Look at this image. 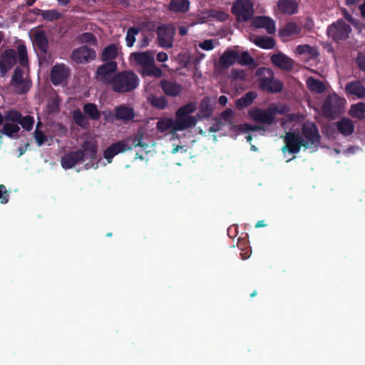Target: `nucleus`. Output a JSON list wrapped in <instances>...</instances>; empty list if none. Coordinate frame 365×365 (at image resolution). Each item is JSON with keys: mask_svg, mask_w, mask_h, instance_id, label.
Here are the masks:
<instances>
[{"mask_svg": "<svg viewBox=\"0 0 365 365\" xmlns=\"http://www.w3.org/2000/svg\"><path fill=\"white\" fill-rule=\"evenodd\" d=\"M16 63V53L14 50H7L0 57V73L4 76Z\"/></svg>", "mask_w": 365, "mask_h": 365, "instance_id": "17", "label": "nucleus"}, {"mask_svg": "<svg viewBox=\"0 0 365 365\" xmlns=\"http://www.w3.org/2000/svg\"><path fill=\"white\" fill-rule=\"evenodd\" d=\"M69 74L68 68L63 65H56L51 70V79L54 85H58L64 81Z\"/></svg>", "mask_w": 365, "mask_h": 365, "instance_id": "22", "label": "nucleus"}, {"mask_svg": "<svg viewBox=\"0 0 365 365\" xmlns=\"http://www.w3.org/2000/svg\"><path fill=\"white\" fill-rule=\"evenodd\" d=\"M302 137L305 149L317 150L319 148L321 136L317 125L312 122H306L302 126Z\"/></svg>", "mask_w": 365, "mask_h": 365, "instance_id": "6", "label": "nucleus"}, {"mask_svg": "<svg viewBox=\"0 0 365 365\" xmlns=\"http://www.w3.org/2000/svg\"><path fill=\"white\" fill-rule=\"evenodd\" d=\"M83 162V153L81 150L69 152L65 154L61 160V166L64 169L72 168L78 163Z\"/></svg>", "mask_w": 365, "mask_h": 365, "instance_id": "16", "label": "nucleus"}, {"mask_svg": "<svg viewBox=\"0 0 365 365\" xmlns=\"http://www.w3.org/2000/svg\"><path fill=\"white\" fill-rule=\"evenodd\" d=\"M259 77L260 87L267 91H281L283 84L281 81L275 78L274 72L268 68H259L256 73Z\"/></svg>", "mask_w": 365, "mask_h": 365, "instance_id": "3", "label": "nucleus"}, {"mask_svg": "<svg viewBox=\"0 0 365 365\" xmlns=\"http://www.w3.org/2000/svg\"><path fill=\"white\" fill-rule=\"evenodd\" d=\"M139 33V29L135 27L130 28L125 36L126 45L128 47L133 46L135 41V36Z\"/></svg>", "mask_w": 365, "mask_h": 365, "instance_id": "40", "label": "nucleus"}, {"mask_svg": "<svg viewBox=\"0 0 365 365\" xmlns=\"http://www.w3.org/2000/svg\"><path fill=\"white\" fill-rule=\"evenodd\" d=\"M9 193L6 190L4 185H0V199L2 203H7L9 202Z\"/></svg>", "mask_w": 365, "mask_h": 365, "instance_id": "50", "label": "nucleus"}, {"mask_svg": "<svg viewBox=\"0 0 365 365\" xmlns=\"http://www.w3.org/2000/svg\"><path fill=\"white\" fill-rule=\"evenodd\" d=\"M265 226H266V224L264 223V220H259L255 225V227L256 228L263 227H265Z\"/></svg>", "mask_w": 365, "mask_h": 365, "instance_id": "60", "label": "nucleus"}, {"mask_svg": "<svg viewBox=\"0 0 365 365\" xmlns=\"http://www.w3.org/2000/svg\"><path fill=\"white\" fill-rule=\"evenodd\" d=\"M150 101L151 104L154 107H155L157 108H160V98L152 97L150 98Z\"/></svg>", "mask_w": 365, "mask_h": 365, "instance_id": "57", "label": "nucleus"}, {"mask_svg": "<svg viewBox=\"0 0 365 365\" xmlns=\"http://www.w3.org/2000/svg\"><path fill=\"white\" fill-rule=\"evenodd\" d=\"M283 139L284 145L281 148L283 153L288 152L290 154H297L302 148L305 149L303 138L298 132H286Z\"/></svg>", "mask_w": 365, "mask_h": 365, "instance_id": "7", "label": "nucleus"}, {"mask_svg": "<svg viewBox=\"0 0 365 365\" xmlns=\"http://www.w3.org/2000/svg\"><path fill=\"white\" fill-rule=\"evenodd\" d=\"M230 76L232 79H245L246 78V73L245 71L242 69H232L230 73Z\"/></svg>", "mask_w": 365, "mask_h": 365, "instance_id": "49", "label": "nucleus"}, {"mask_svg": "<svg viewBox=\"0 0 365 365\" xmlns=\"http://www.w3.org/2000/svg\"><path fill=\"white\" fill-rule=\"evenodd\" d=\"M257 130H265V128L261 125H252V131H257Z\"/></svg>", "mask_w": 365, "mask_h": 365, "instance_id": "58", "label": "nucleus"}, {"mask_svg": "<svg viewBox=\"0 0 365 365\" xmlns=\"http://www.w3.org/2000/svg\"><path fill=\"white\" fill-rule=\"evenodd\" d=\"M115 68L116 63L114 61H110L101 66L96 71V78L102 82H108Z\"/></svg>", "mask_w": 365, "mask_h": 365, "instance_id": "18", "label": "nucleus"}, {"mask_svg": "<svg viewBox=\"0 0 365 365\" xmlns=\"http://www.w3.org/2000/svg\"><path fill=\"white\" fill-rule=\"evenodd\" d=\"M360 9H361V14L364 16H365V2L361 6Z\"/></svg>", "mask_w": 365, "mask_h": 365, "instance_id": "64", "label": "nucleus"}, {"mask_svg": "<svg viewBox=\"0 0 365 365\" xmlns=\"http://www.w3.org/2000/svg\"><path fill=\"white\" fill-rule=\"evenodd\" d=\"M138 146L145 148L147 145L142 143V136L136 134L125 140H120L111 144L103 151V157L110 163L114 156Z\"/></svg>", "mask_w": 365, "mask_h": 365, "instance_id": "2", "label": "nucleus"}, {"mask_svg": "<svg viewBox=\"0 0 365 365\" xmlns=\"http://www.w3.org/2000/svg\"><path fill=\"white\" fill-rule=\"evenodd\" d=\"M212 17L219 19L220 21H224L227 19V15L224 12L211 11L210 14Z\"/></svg>", "mask_w": 365, "mask_h": 365, "instance_id": "52", "label": "nucleus"}, {"mask_svg": "<svg viewBox=\"0 0 365 365\" xmlns=\"http://www.w3.org/2000/svg\"><path fill=\"white\" fill-rule=\"evenodd\" d=\"M271 61L275 66L286 71L292 70L294 66V61L282 52L272 55Z\"/></svg>", "mask_w": 365, "mask_h": 365, "instance_id": "15", "label": "nucleus"}, {"mask_svg": "<svg viewBox=\"0 0 365 365\" xmlns=\"http://www.w3.org/2000/svg\"><path fill=\"white\" fill-rule=\"evenodd\" d=\"M350 32V26L341 20L331 25L327 30L328 35L334 40L346 38Z\"/></svg>", "mask_w": 365, "mask_h": 365, "instance_id": "13", "label": "nucleus"}, {"mask_svg": "<svg viewBox=\"0 0 365 365\" xmlns=\"http://www.w3.org/2000/svg\"><path fill=\"white\" fill-rule=\"evenodd\" d=\"M277 7L280 12L287 15H293L298 11L296 0H279Z\"/></svg>", "mask_w": 365, "mask_h": 365, "instance_id": "26", "label": "nucleus"}, {"mask_svg": "<svg viewBox=\"0 0 365 365\" xmlns=\"http://www.w3.org/2000/svg\"><path fill=\"white\" fill-rule=\"evenodd\" d=\"M349 112L352 117L363 119L365 117V103L361 102L352 105Z\"/></svg>", "mask_w": 365, "mask_h": 365, "instance_id": "35", "label": "nucleus"}, {"mask_svg": "<svg viewBox=\"0 0 365 365\" xmlns=\"http://www.w3.org/2000/svg\"><path fill=\"white\" fill-rule=\"evenodd\" d=\"M257 93H246V94L238 99L235 103V106L238 110H242L250 106L253 101L257 98Z\"/></svg>", "mask_w": 365, "mask_h": 365, "instance_id": "33", "label": "nucleus"}, {"mask_svg": "<svg viewBox=\"0 0 365 365\" xmlns=\"http://www.w3.org/2000/svg\"><path fill=\"white\" fill-rule=\"evenodd\" d=\"M22 114L16 110H8L5 115H4V118H5V121L6 122H12V123H19L21 118H22Z\"/></svg>", "mask_w": 365, "mask_h": 365, "instance_id": "38", "label": "nucleus"}, {"mask_svg": "<svg viewBox=\"0 0 365 365\" xmlns=\"http://www.w3.org/2000/svg\"><path fill=\"white\" fill-rule=\"evenodd\" d=\"M20 130V127L16 123H6L1 129V133L5 135L12 138L14 134H17Z\"/></svg>", "mask_w": 365, "mask_h": 365, "instance_id": "37", "label": "nucleus"}, {"mask_svg": "<svg viewBox=\"0 0 365 365\" xmlns=\"http://www.w3.org/2000/svg\"><path fill=\"white\" fill-rule=\"evenodd\" d=\"M301 31L300 26L294 22H289L279 29V36L284 41H286L291 37L299 34Z\"/></svg>", "mask_w": 365, "mask_h": 365, "instance_id": "21", "label": "nucleus"}, {"mask_svg": "<svg viewBox=\"0 0 365 365\" xmlns=\"http://www.w3.org/2000/svg\"><path fill=\"white\" fill-rule=\"evenodd\" d=\"M221 115L225 120H229L232 115V111L231 109L227 108L222 113Z\"/></svg>", "mask_w": 365, "mask_h": 365, "instance_id": "55", "label": "nucleus"}, {"mask_svg": "<svg viewBox=\"0 0 365 365\" xmlns=\"http://www.w3.org/2000/svg\"><path fill=\"white\" fill-rule=\"evenodd\" d=\"M237 51L227 49L220 57L216 68H228L237 63Z\"/></svg>", "mask_w": 365, "mask_h": 365, "instance_id": "19", "label": "nucleus"}, {"mask_svg": "<svg viewBox=\"0 0 365 365\" xmlns=\"http://www.w3.org/2000/svg\"><path fill=\"white\" fill-rule=\"evenodd\" d=\"M238 128L242 132L252 131V125L248 123L240 124Z\"/></svg>", "mask_w": 365, "mask_h": 365, "instance_id": "56", "label": "nucleus"}, {"mask_svg": "<svg viewBox=\"0 0 365 365\" xmlns=\"http://www.w3.org/2000/svg\"><path fill=\"white\" fill-rule=\"evenodd\" d=\"M252 24L256 28L264 29L268 34H274L276 31L275 22L268 16H257L252 20Z\"/></svg>", "mask_w": 365, "mask_h": 365, "instance_id": "20", "label": "nucleus"}, {"mask_svg": "<svg viewBox=\"0 0 365 365\" xmlns=\"http://www.w3.org/2000/svg\"><path fill=\"white\" fill-rule=\"evenodd\" d=\"M175 28L172 25L161 26V47L170 48L173 46Z\"/></svg>", "mask_w": 365, "mask_h": 365, "instance_id": "24", "label": "nucleus"}, {"mask_svg": "<svg viewBox=\"0 0 365 365\" xmlns=\"http://www.w3.org/2000/svg\"><path fill=\"white\" fill-rule=\"evenodd\" d=\"M252 41L255 45L264 49H271L275 46V41L271 37L258 36Z\"/></svg>", "mask_w": 365, "mask_h": 365, "instance_id": "30", "label": "nucleus"}, {"mask_svg": "<svg viewBox=\"0 0 365 365\" xmlns=\"http://www.w3.org/2000/svg\"><path fill=\"white\" fill-rule=\"evenodd\" d=\"M242 252H240V255L242 257V259H247L250 257L251 255V250L249 247H247L246 248H240Z\"/></svg>", "mask_w": 365, "mask_h": 365, "instance_id": "53", "label": "nucleus"}, {"mask_svg": "<svg viewBox=\"0 0 365 365\" xmlns=\"http://www.w3.org/2000/svg\"><path fill=\"white\" fill-rule=\"evenodd\" d=\"M115 111V120L122 121H130L135 117V112L133 108L122 105L114 108Z\"/></svg>", "mask_w": 365, "mask_h": 365, "instance_id": "25", "label": "nucleus"}, {"mask_svg": "<svg viewBox=\"0 0 365 365\" xmlns=\"http://www.w3.org/2000/svg\"><path fill=\"white\" fill-rule=\"evenodd\" d=\"M218 45V42L215 40L208 39L199 43V47L205 51H211L215 46Z\"/></svg>", "mask_w": 365, "mask_h": 365, "instance_id": "47", "label": "nucleus"}, {"mask_svg": "<svg viewBox=\"0 0 365 365\" xmlns=\"http://www.w3.org/2000/svg\"><path fill=\"white\" fill-rule=\"evenodd\" d=\"M339 132L344 135H350L353 133L354 126L352 121L347 118H342L336 123Z\"/></svg>", "mask_w": 365, "mask_h": 365, "instance_id": "28", "label": "nucleus"}, {"mask_svg": "<svg viewBox=\"0 0 365 365\" xmlns=\"http://www.w3.org/2000/svg\"><path fill=\"white\" fill-rule=\"evenodd\" d=\"M17 52L20 64L24 67H26L28 66V57L25 46L23 44L19 45Z\"/></svg>", "mask_w": 365, "mask_h": 365, "instance_id": "39", "label": "nucleus"}, {"mask_svg": "<svg viewBox=\"0 0 365 365\" xmlns=\"http://www.w3.org/2000/svg\"><path fill=\"white\" fill-rule=\"evenodd\" d=\"M84 113L92 120H98L101 118V113L97 106L93 103H87L83 107Z\"/></svg>", "mask_w": 365, "mask_h": 365, "instance_id": "32", "label": "nucleus"}, {"mask_svg": "<svg viewBox=\"0 0 365 365\" xmlns=\"http://www.w3.org/2000/svg\"><path fill=\"white\" fill-rule=\"evenodd\" d=\"M232 12L238 21H246L254 14L253 4L250 0H237L232 5Z\"/></svg>", "mask_w": 365, "mask_h": 365, "instance_id": "9", "label": "nucleus"}, {"mask_svg": "<svg viewBox=\"0 0 365 365\" xmlns=\"http://www.w3.org/2000/svg\"><path fill=\"white\" fill-rule=\"evenodd\" d=\"M103 115L106 122H113L115 120V111H114V113L110 110L104 111L103 112Z\"/></svg>", "mask_w": 365, "mask_h": 365, "instance_id": "51", "label": "nucleus"}, {"mask_svg": "<svg viewBox=\"0 0 365 365\" xmlns=\"http://www.w3.org/2000/svg\"><path fill=\"white\" fill-rule=\"evenodd\" d=\"M307 85L311 91H324L329 88L326 83L313 77L307 78Z\"/></svg>", "mask_w": 365, "mask_h": 365, "instance_id": "34", "label": "nucleus"}, {"mask_svg": "<svg viewBox=\"0 0 365 365\" xmlns=\"http://www.w3.org/2000/svg\"><path fill=\"white\" fill-rule=\"evenodd\" d=\"M40 125L41 123H38L37 124V126L34 131V138L38 146H41L47 140L46 135L43 133L42 130L38 129V126Z\"/></svg>", "mask_w": 365, "mask_h": 365, "instance_id": "45", "label": "nucleus"}, {"mask_svg": "<svg viewBox=\"0 0 365 365\" xmlns=\"http://www.w3.org/2000/svg\"><path fill=\"white\" fill-rule=\"evenodd\" d=\"M31 83L27 73L18 68H16L12 76L11 85L21 91H26L31 88Z\"/></svg>", "mask_w": 365, "mask_h": 365, "instance_id": "14", "label": "nucleus"}, {"mask_svg": "<svg viewBox=\"0 0 365 365\" xmlns=\"http://www.w3.org/2000/svg\"><path fill=\"white\" fill-rule=\"evenodd\" d=\"M167 106V101L165 100V98L163 96H161V109H163L166 107Z\"/></svg>", "mask_w": 365, "mask_h": 365, "instance_id": "63", "label": "nucleus"}, {"mask_svg": "<svg viewBox=\"0 0 365 365\" xmlns=\"http://www.w3.org/2000/svg\"><path fill=\"white\" fill-rule=\"evenodd\" d=\"M95 50L86 46L74 49L71 53L72 61L76 63H86L96 58Z\"/></svg>", "mask_w": 365, "mask_h": 365, "instance_id": "12", "label": "nucleus"}, {"mask_svg": "<svg viewBox=\"0 0 365 365\" xmlns=\"http://www.w3.org/2000/svg\"><path fill=\"white\" fill-rule=\"evenodd\" d=\"M357 63L361 69L365 71V54H361L358 56Z\"/></svg>", "mask_w": 365, "mask_h": 365, "instance_id": "54", "label": "nucleus"}, {"mask_svg": "<svg viewBox=\"0 0 365 365\" xmlns=\"http://www.w3.org/2000/svg\"><path fill=\"white\" fill-rule=\"evenodd\" d=\"M227 101V98L225 96H222L219 98V102L220 104L225 106Z\"/></svg>", "mask_w": 365, "mask_h": 365, "instance_id": "59", "label": "nucleus"}, {"mask_svg": "<svg viewBox=\"0 0 365 365\" xmlns=\"http://www.w3.org/2000/svg\"><path fill=\"white\" fill-rule=\"evenodd\" d=\"M365 91V80L362 82L356 81L346 85V91Z\"/></svg>", "mask_w": 365, "mask_h": 365, "instance_id": "43", "label": "nucleus"}, {"mask_svg": "<svg viewBox=\"0 0 365 365\" xmlns=\"http://www.w3.org/2000/svg\"><path fill=\"white\" fill-rule=\"evenodd\" d=\"M212 113V108L207 98H203L199 106V112L197 116L199 119L209 118Z\"/></svg>", "mask_w": 365, "mask_h": 365, "instance_id": "31", "label": "nucleus"}, {"mask_svg": "<svg viewBox=\"0 0 365 365\" xmlns=\"http://www.w3.org/2000/svg\"><path fill=\"white\" fill-rule=\"evenodd\" d=\"M189 0H170L168 9L172 12L185 13L189 10Z\"/></svg>", "mask_w": 365, "mask_h": 365, "instance_id": "27", "label": "nucleus"}, {"mask_svg": "<svg viewBox=\"0 0 365 365\" xmlns=\"http://www.w3.org/2000/svg\"><path fill=\"white\" fill-rule=\"evenodd\" d=\"M34 40L37 42L41 48H44L46 44L45 35L42 32H37L34 36Z\"/></svg>", "mask_w": 365, "mask_h": 365, "instance_id": "48", "label": "nucleus"}, {"mask_svg": "<svg viewBox=\"0 0 365 365\" xmlns=\"http://www.w3.org/2000/svg\"><path fill=\"white\" fill-rule=\"evenodd\" d=\"M73 118L75 123L82 128H84L87 124V120L84 114L79 109H77L73 112Z\"/></svg>", "mask_w": 365, "mask_h": 365, "instance_id": "41", "label": "nucleus"}, {"mask_svg": "<svg viewBox=\"0 0 365 365\" xmlns=\"http://www.w3.org/2000/svg\"><path fill=\"white\" fill-rule=\"evenodd\" d=\"M344 103L345 100L339 97L336 93H330L322 106V112L324 117L334 119L341 114Z\"/></svg>", "mask_w": 365, "mask_h": 365, "instance_id": "4", "label": "nucleus"}, {"mask_svg": "<svg viewBox=\"0 0 365 365\" xmlns=\"http://www.w3.org/2000/svg\"><path fill=\"white\" fill-rule=\"evenodd\" d=\"M120 53L118 45L112 43L106 46L102 51L101 58L103 61H112L115 59Z\"/></svg>", "mask_w": 365, "mask_h": 365, "instance_id": "29", "label": "nucleus"}, {"mask_svg": "<svg viewBox=\"0 0 365 365\" xmlns=\"http://www.w3.org/2000/svg\"><path fill=\"white\" fill-rule=\"evenodd\" d=\"M295 56H303L307 59H314L319 56V51L316 47L308 44L298 45L294 51Z\"/></svg>", "mask_w": 365, "mask_h": 365, "instance_id": "23", "label": "nucleus"}, {"mask_svg": "<svg viewBox=\"0 0 365 365\" xmlns=\"http://www.w3.org/2000/svg\"><path fill=\"white\" fill-rule=\"evenodd\" d=\"M197 108L196 102H190L180 107L175 113V119L161 118V132L165 129L182 131L195 127L197 119L190 115Z\"/></svg>", "mask_w": 365, "mask_h": 365, "instance_id": "1", "label": "nucleus"}, {"mask_svg": "<svg viewBox=\"0 0 365 365\" xmlns=\"http://www.w3.org/2000/svg\"><path fill=\"white\" fill-rule=\"evenodd\" d=\"M138 76L131 71L122 72L118 74L114 79V83L123 91H129L135 89L138 85Z\"/></svg>", "mask_w": 365, "mask_h": 365, "instance_id": "10", "label": "nucleus"}, {"mask_svg": "<svg viewBox=\"0 0 365 365\" xmlns=\"http://www.w3.org/2000/svg\"><path fill=\"white\" fill-rule=\"evenodd\" d=\"M237 63H240L242 66H252L253 67L256 66L255 59L247 52L243 51L241 53L237 52Z\"/></svg>", "mask_w": 365, "mask_h": 365, "instance_id": "36", "label": "nucleus"}, {"mask_svg": "<svg viewBox=\"0 0 365 365\" xmlns=\"http://www.w3.org/2000/svg\"><path fill=\"white\" fill-rule=\"evenodd\" d=\"M285 113V108L282 109L275 108H269L268 110H262L258 108L250 110V116L256 122L272 125L274 121V113L283 114Z\"/></svg>", "mask_w": 365, "mask_h": 365, "instance_id": "8", "label": "nucleus"}, {"mask_svg": "<svg viewBox=\"0 0 365 365\" xmlns=\"http://www.w3.org/2000/svg\"><path fill=\"white\" fill-rule=\"evenodd\" d=\"M182 148H183V147H182V146H181V145H177V146H175V147L173 149V150H172V152H171V153H172L173 154H175L176 153H178L180 150H182Z\"/></svg>", "mask_w": 365, "mask_h": 365, "instance_id": "62", "label": "nucleus"}, {"mask_svg": "<svg viewBox=\"0 0 365 365\" xmlns=\"http://www.w3.org/2000/svg\"><path fill=\"white\" fill-rule=\"evenodd\" d=\"M81 152L83 153V162L85 159L89 160V162L86 164V169L95 168L98 167V161L95 162L97 159L98 145L96 143L86 141L82 145Z\"/></svg>", "mask_w": 365, "mask_h": 365, "instance_id": "11", "label": "nucleus"}, {"mask_svg": "<svg viewBox=\"0 0 365 365\" xmlns=\"http://www.w3.org/2000/svg\"><path fill=\"white\" fill-rule=\"evenodd\" d=\"M34 123V119L31 115H26L25 117L22 116L20 122V124L24 129L27 131H30L32 130Z\"/></svg>", "mask_w": 365, "mask_h": 365, "instance_id": "44", "label": "nucleus"}, {"mask_svg": "<svg viewBox=\"0 0 365 365\" xmlns=\"http://www.w3.org/2000/svg\"><path fill=\"white\" fill-rule=\"evenodd\" d=\"M42 17L48 21H53L58 19L61 17V14L56 9L45 10L41 12Z\"/></svg>", "mask_w": 365, "mask_h": 365, "instance_id": "42", "label": "nucleus"}, {"mask_svg": "<svg viewBox=\"0 0 365 365\" xmlns=\"http://www.w3.org/2000/svg\"><path fill=\"white\" fill-rule=\"evenodd\" d=\"M180 34L184 36L187 33V29L186 27L182 26L179 29Z\"/></svg>", "mask_w": 365, "mask_h": 365, "instance_id": "61", "label": "nucleus"}, {"mask_svg": "<svg viewBox=\"0 0 365 365\" xmlns=\"http://www.w3.org/2000/svg\"><path fill=\"white\" fill-rule=\"evenodd\" d=\"M130 58L142 66V73L146 76H158L160 70L154 65V55L149 51L133 53Z\"/></svg>", "mask_w": 365, "mask_h": 365, "instance_id": "5", "label": "nucleus"}, {"mask_svg": "<svg viewBox=\"0 0 365 365\" xmlns=\"http://www.w3.org/2000/svg\"><path fill=\"white\" fill-rule=\"evenodd\" d=\"M81 43H87L95 45L97 42L96 38L91 33H84L78 37Z\"/></svg>", "mask_w": 365, "mask_h": 365, "instance_id": "46", "label": "nucleus"}]
</instances>
